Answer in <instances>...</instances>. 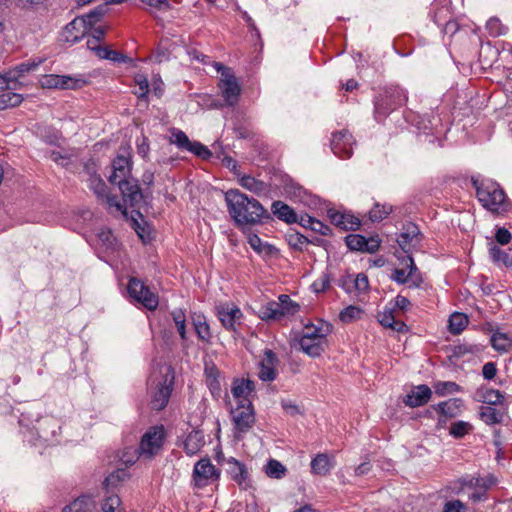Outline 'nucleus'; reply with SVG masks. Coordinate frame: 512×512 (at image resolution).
Instances as JSON below:
<instances>
[{"label":"nucleus","mask_w":512,"mask_h":512,"mask_svg":"<svg viewBox=\"0 0 512 512\" xmlns=\"http://www.w3.org/2000/svg\"><path fill=\"white\" fill-rule=\"evenodd\" d=\"M228 213L237 227L254 226L271 219L269 212L255 198L248 197L238 189L225 193Z\"/></svg>","instance_id":"1"},{"label":"nucleus","mask_w":512,"mask_h":512,"mask_svg":"<svg viewBox=\"0 0 512 512\" xmlns=\"http://www.w3.org/2000/svg\"><path fill=\"white\" fill-rule=\"evenodd\" d=\"M405 91L398 86L385 88L374 100V117L382 122L392 111L402 107L407 102Z\"/></svg>","instance_id":"2"},{"label":"nucleus","mask_w":512,"mask_h":512,"mask_svg":"<svg viewBox=\"0 0 512 512\" xmlns=\"http://www.w3.org/2000/svg\"><path fill=\"white\" fill-rule=\"evenodd\" d=\"M214 67L221 73L218 87L221 90L225 105L230 107L236 105L241 93V87L232 69L220 62H215Z\"/></svg>","instance_id":"3"},{"label":"nucleus","mask_w":512,"mask_h":512,"mask_svg":"<svg viewBox=\"0 0 512 512\" xmlns=\"http://www.w3.org/2000/svg\"><path fill=\"white\" fill-rule=\"evenodd\" d=\"M476 188V194L482 205L492 212H500L503 210L505 203L504 191L495 183L488 185H478L477 181H473Z\"/></svg>","instance_id":"4"},{"label":"nucleus","mask_w":512,"mask_h":512,"mask_svg":"<svg viewBox=\"0 0 512 512\" xmlns=\"http://www.w3.org/2000/svg\"><path fill=\"white\" fill-rule=\"evenodd\" d=\"M128 293L136 302L142 304L148 310H155L158 307V296L151 292L142 281L131 278L127 286Z\"/></svg>","instance_id":"5"},{"label":"nucleus","mask_w":512,"mask_h":512,"mask_svg":"<svg viewBox=\"0 0 512 512\" xmlns=\"http://www.w3.org/2000/svg\"><path fill=\"white\" fill-rule=\"evenodd\" d=\"M406 268H396L391 279L399 284L410 283L409 287H420L423 283L422 274L416 267L411 255H407L402 262Z\"/></svg>","instance_id":"6"},{"label":"nucleus","mask_w":512,"mask_h":512,"mask_svg":"<svg viewBox=\"0 0 512 512\" xmlns=\"http://www.w3.org/2000/svg\"><path fill=\"white\" fill-rule=\"evenodd\" d=\"M164 440L163 427H152L141 438L139 444V454L146 458H151L161 449Z\"/></svg>","instance_id":"7"},{"label":"nucleus","mask_w":512,"mask_h":512,"mask_svg":"<svg viewBox=\"0 0 512 512\" xmlns=\"http://www.w3.org/2000/svg\"><path fill=\"white\" fill-rule=\"evenodd\" d=\"M219 476L220 471L215 468L208 457L200 459L194 466L193 480L198 488L207 486L211 481L217 480Z\"/></svg>","instance_id":"8"},{"label":"nucleus","mask_w":512,"mask_h":512,"mask_svg":"<svg viewBox=\"0 0 512 512\" xmlns=\"http://www.w3.org/2000/svg\"><path fill=\"white\" fill-rule=\"evenodd\" d=\"M300 349L311 357L320 355V328L313 324H307L303 327L299 339Z\"/></svg>","instance_id":"9"},{"label":"nucleus","mask_w":512,"mask_h":512,"mask_svg":"<svg viewBox=\"0 0 512 512\" xmlns=\"http://www.w3.org/2000/svg\"><path fill=\"white\" fill-rule=\"evenodd\" d=\"M89 187L93 190L99 201L107 204L109 208L115 207L124 216H127V208L117 200V196L108 193L105 182L99 176H93L89 179Z\"/></svg>","instance_id":"10"},{"label":"nucleus","mask_w":512,"mask_h":512,"mask_svg":"<svg viewBox=\"0 0 512 512\" xmlns=\"http://www.w3.org/2000/svg\"><path fill=\"white\" fill-rule=\"evenodd\" d=\"M233 421L237 433L235 434L236 439H241V434L248 432L254 422L255 416L251 401H248L247 406L241 404L235 411H232Z\"/></svg>","instance_id":"11"},{"label":"nucleus","mask_w":512,"mask_h":512,"mask_svg":"<svg viewBox=\"0 0 512 512\" xmlns=\"http://www.w3.org/2000/svg\"><path fill=\"white\" fill-rule=\"evenodd\" d=\"M345 243L352 251L374 253L379 249L381 240L378 236L366 238L360 234H349L345 237Z\"/></svg>","instance_id":"12"},{"label":"nucleus","mask_w":512,"mask_h":512,"mask_svg":"<svg viewBox=\"0 0 512 512\" xmlns=\"http://www.w3.org/2000/svg\"><path fill=\"white\" fill-rule=\"evenodd\" d=\"M279 359L270 349H265L262 360L258 363V377L264 382L274 381L277 377Z\"/></svg>","instance_id":"13"},{"label":"nucleus","mask_w":512,"mask_h":512,"mask_svg":"<svg viewBox=\"0 0 512 512\" xmlns=\"http://www.w3.org/2000/svg\"><path fill=\"white\" fill-rule=\"evenodd\" d=\"M354 144L353 136L347 130L334 133L331 139V149L340 158H350Z\"/></svg>","instance_id":"14"},{"label":"nucleus","mask_w":512,"mask_h":512,"mask_svg":"<svg viewBox=\"0 0 512 512\" xmlns=\"http://www.w3.org/2000/svg\"><path fill=\"white\" fill-rule=\"evenodd\" d=\"M327 217L334 226L344 231L357 230L361 225L358 217L349 212L339 211L334 208H327Z\"/></svg>","instance_id":"15"},{"label":"nucleus","mask_w":512,"mask_h":512,"mask_svg":"<svg viewBox=\"0 0 512 512\" xmlns=\"http://www.w3.org/2000/svg\"><path fill=\"white\" fill-rule=\"evenodd\" d=\"M462 407V399L451 398L436 405H432L431 409L439 414L438 425H443L448 419H452L460 415Z\"/></svg>","instance_id":"16"},{"label":"nucleus","mask_w":512,"mask_h":512,"mask_svg":"<svg viewBox=\"0 0 512 512\" xmlns=\"http://www.w3.org/2000/svg\"><path fill=\"white\" fill-rule=\"evenodd\" d=\"M217 315L222 325L227 330H236V324L240 323L242 318L241 310L232 303L218 305L216 307Z\"/></svg>","instance_id":"17"},{"label":"nucleus","mask_w":512,"mask_h":512,"mask_svg":"<svg viewBox=\"0 0 512 512\" xmlns=\"http://www.w3.org/2000/svg\"><path fill=\"white\" fill-rule=\"evenodd\" d=\"M132 178L129 159L124 156H117L111 164V174L108 181L112 185H119Z\"/></svg>","instance_id":"18"},{"label":"nucleus","mask_w":512,"mask_h":512,"mask_svg":"<svg viewBox=\"0 0 512 512\" xmlns=\"http://www.w3.org/2000/svg\"><path fill=\"white\" fill-rule=\"evenodd\" d=\"M117 186L121 192L123 199L122 204L125 208L126 204L135 207L142 200L143 194L137 179L132 177Z\"/></svg>","instance_id":"19"},{"label":"nucleus","mask_w":512,"mask_h":512,"mask_svg":"<svg viewBox=\"0 0 512 512\" xmlns=\"http://www.w3.org/2000/svg\"><path fill=\"white\" fill-rule=\"evenodd\" d=\"M420 241V230L417 225L411 222L404 225L403 232L397 238L398 245L406 254L410 253L411 248L420 243Z\"/></svg>","instance_id":"20"},{"label":"nucleus","mask_w":512,"mask_h":512,"mask_svg":"<svg viewBox=\"0 0 512 512\" xmlns=\"http://www.w3.org/2000/svg\"><path fill=\"white\" fill-rule=\"evenodd\" d=\"M432 394L433 392L428 385H417L403 398V403L411 408L420 407L430 401Z\"/></svg>","instance_id":"21"},{"label":"nucleus","mask_w":512,"mask_h":512,"mask_svg":"<svg viewBox=\"0 0 512 512\" xmlns=\"http://www.w3.org/2000/svg\"><path fill=\"white\" fill-rule=\"evenodd\" d=\"M172 389L173 376L169 380L168 374H166L163 381L158 384L157 391L152 397L151 407L153 410L160 411L166 407L171 396Z\"/></svg>","instance_id":"22"},{"label":"nucleus","mask_w":512,"mask_h":512,"mask_svg":"<svg viewBox=\"0 0 512 512\" xmlns=\"http://www.w3.org/2000/svg\"><path fill=\"white\" fill-rule=\"evenodd\" d=\"M38 436L44 441H50L53 437L58 434L60 425L57 419L53 417H42L37 419L36 425L34 426Z\"/></svg>","instance_id":"23"},{"label":"nucleus","mask_w":512,"mask_h":512,"mask_svg":"<svg viewBox=\"0 0 512 512\" xmlns=\"http://www.w3.org/2000/svg\"><path fill=\"white\" fill-rule=\"evenodd\" d=\"M229 465V473L232 479L242 488L247 489L250 486L249 473L245 464L237 459L230 457L227 459Z\"/></svg>","instance_id":"24"},{"label":"nucleus","mask_w":512,"mask_h":512,"mask_svg":"<svg viewBox=\"0 0 512 512\" xmlns=\"http://www.w3.org/2000/svg\"><path fill=\"white\" fill-rule=\"evenodd\" d=\"M85 23V19L80 16L68 23L65 27V40L67 42L76 43L85 37L89 32V28L86 27Z\"/></svg>","instance_id":"25"},{"label":"nucleus","mask_w":512,"mask_h":512,"mask_svg":"<svg viewBox=\"0 0 512 512\" xmlns=\"http://www.w3.org/2000/svg\"><path fill=\"white\" fill-rule=\"evenodd\" d=\"M271 210L274 216L287 224L298 222L297 213L283 201H274L272 203Z\"/></svg>","instance_id":"26"},{"label":"nucleus","mask_w":512,"mask_h":512,"mask_svg":"<svg viewBox=\"0 0 512 512\" xmlns=\"http://www.w3.org/2000/svg\"><path fill=\"white\" fill-rule=\"evenodd\" d=\"M204 444L205 440L202 431L193 430L187 435L184 441V450L188 455L192 456L197 454Z\"/></svg>","instance_id":"27"},{"label":"nucleus","mask_w":512,"mask_h":512,"mask_svg":"<svg viewBox=\"0 0 512 512\" xmlns=\"http://www.w3.org/2000/svg\"><path fill=\"white\" fill-rule=\"evenodd\" d=\"M95 501L90 496H81L69 505H66L62 512H92L95 509Z\"/></svg>","instance_id":"28"},{"label":"nucleus","mask_w":512,"mask_h":512,"mask_svg":"<svg viewBox=\"0 0 512 512\" xmlns=\"http://www.w3.org/2000/svg\"><path fill=\"white\" fill-rule=\"evenodd\" d=\"M96 49V56L101 59L110 60L114 63H131L132 59L116 50H112L109 46L104 47H94Z\"/></svg>","instance_id":"29"},{"label":"nucleus","mask_w":512,"mask_h":512,"mask_svg":"<svg viewBox=\"0 0 512 512\" xmlns=\"http://www.w3.org/2000/svg\"><path fill=\"white\" fill-rule=\"evenodd\" d=\"M279 309L277 301H270L259 307L257 315L264 321H279L283 318Z\"/></svg>","instance_id":"30"},{"label":"nucleus","mask_w":512,"mask_h":512,"mask_svg":"<svg viewBox=\"0 0 512 512\" xmlns=\"http://www.w3.org/2000/svg\"><path fill=\"white\" fill-rule=\"evenodd\" d=\"M239 183L243 188L253 192L256 195H261L267 190V186L263 181H260L249 175H243L239 179Z\"/></svg>","instance_id":"31"},{"label":"nucleus","mask_w":512,"mask_h":512,"mask_svg":"<svg viewBox=\"0 0 512 512\" xmlns=\"http://www.w3.org/2000/svg\"><path fill=\"white\" fill-rule=\"evenodd\" d=\"M109 4V2L100 4L99 6L91 10L89 13L80 16L81 18L85 19L86 27H92V25H96L98 22H100L103 16L108 12Z\"/></svg>","instance_id":"32"},{"label":"nucleus","mask_w":512,"mask_h":512,"mask_svg":"<svg viewBox=\"0 0 512 512\" xmlns=\"http://www.w3.org/2000/svg\"><path fill=\"white\" fill-rule=\"evenodd\" d=\"M277 303L280 308L279 310L282 314V317L294 315L299 311L300 308L299 304L292 301L290 296L286 294H281L278 297Z\"/></svg>","instance_id":"33"},{"label":"nucleus","mask_w":512,"mask_h":512,"mask_svg":"<svg viewBox=\"0 0 512 512\" xmlns=\"http://www.w3.org/2000/svg\"><path fill=\"white\" fill-rule=\"evenodd\" d=\"M480 418L488 425L498 424L503 420V413L491 406H482L480 408Z\"/></svg>","instance_id":"34"},{"label":"nucleus","mask_w":512,"mask_h":512,"mask_svg":"<svg viewBox=\"0 0 512 512\" xmlns=\"http://www.w3.org/2000/svg\"><path fill=\"white\" fill-rule=\"evenodd\" d=\"M468 324V318L463 313H453L449 318V331L456 335L461 333Z\"/></svg>","instance_id":"35"},{"label":"nucleus","mask_w":512,"mask_h":512,"mask_svg":"<svg viewBox=\"0 0 512 512\" xmlns=\"http://www.w3.org/2000/svg\"><path fill=\"white\" fill-rule=\"evenodd\" d=\"M22 101V95L11 91H5L0 94V110L16 107L20 105Z\"/></svg>","instance_id":"36"},{"label":"nucleus","mask_w":512,"mask_h":512,"mask_svg":"<svg viewBox=\"0 0 512 512\" xmlns=\"http://www.w3.org/2000/svg\"><path fill=\"white\" fill-rule=\"evenodd\" d=\"M41 63H42L41 59L38 61L33 60V61L21 63L18 66H16L13 70L9 71L8 75H10V79H12L13 81H16L19 77L34 70Z\"/></svg>","instance_id":"37"},{"label":"nucleus","mask_w":512,"mask_h":512,"mask_svg":"<svg viewBox=\"0 0 512 512\" xmlns=\"http://www.w3.org/2000/svg\"><path fill=\"white\" fill-rule=\"evenodd\" d=\"M285 466L275 459H270L265 466V473L270 478L281 479L286 474Z\"/></svg>","instance_id":"38"},{"label":"nucleus","mask_w":512,"mask_h":512,"mask_svg":"<svg viewBox=\"0 0 512 512\" xmlns=\"http://www.w3.org/2000/svg\"><path fill=\"white\" fill-rule=\"evenodd\" d=\"M491 344L495 350L506 352L511 347V339L505 333L496 332L491 337Z\"/></svg>","instance_id":"39"},{"label":"nucleus","mask_w":512,"mask_h":512,"mask_svg":"<svg viewBox=\"0 0 512 512\" xmlns=\"http://www.w3.org/2000/svg\"><path fill=\"white\" fill-rule=\"evenodd\" d=\"M433 388L435 393L439 396L461 391V387L452 381H439L433 385Z\"/></svg>","instance_id":"40"},{"label":"nucleus","mask_w":512,"mask_h":512,"mask_svg":"<svg viewBox=\"0 0 512 512\" xmlns=\"http://www.w3.org/2000/svg\"><path fill=\"white\" fill-rule=\"evenodd\" d=\"M482 401L489 406L500 405L503 403L504 395L495 389H485L481 393Z\"/></svg>","instance_id":"41"},{"label":"nucleus","mask_w":512,"mask_h":512,"mask_svg":"<svg viewBox=\"0 0 512 512\" xmlns=\"http://www.w3.org/2000/svg\"><path fill=\"white\" fill-rule=\"evenodd\" d=\"M511 249L512 248H509L508 250H502L497 245L492 244L489 249V254L493 262L498 264L502 263L506 266V262H508L511 255Z\"/></svg>","instance_id":"42"},{"label":"nucleus","mask_w":512,"mask_h":512,"mask_svg":"<svg viewBox=\"0 0 512 512\" xmlns=\"http://www.w3.org/2000/svg\"><path fill=\"white\" fill-rule=\"evenodd\" d=\"M86 84L82 78H74L71 76L59 75V88L60 89H79Z\"/></svg>","instance_id":"43"},{"label":"nucleus","mask_w":512,"mask_h":512,"mask_svg":"<svg viewBox=\"0 0 512 512\" xmlns=\"http://www.w3.org/2000/svg\"><path fill=\"white\" fill-rule=\"evenodd\" d=\"M170 142L175 144L179 149L188 150L191 145V141L188 136L181 130L173 129Z\"/></svg>","instance_id":"44"},{"label":"nucleus","mask_w":512,"mask_h":512,"mask_svg":"<svg viewBox=\"0 0 512 512\" xmlns=\"http://www.w3.org/2000/svg\"><path fill=\"white\" fill-rule=\"evenodd\" d=\"M391 211V206L375 204L369 211V218L372 222H379L387 217Z\"/></svg>","instance_id":"45"},{"label":"nucleus","mask_w":512,"mask_h":512,"mask_svg":"<svg viewBox=\"0 0 512 512\" xmlns=\"http://www.w3.org/2000/svg\"><path fill=\"white\" fill-rule=\"evenodd\" d=\"M472 425L469 422L457 421L450 427V435L454 438H462L472 430Z\"/></svg>","instance_id":"46"},{"label":"nucleus","mask_w":512,"mask_h":512,"mask_svg":"<svg viewBox=\"0 0 512 512\" xmlns=\"http://www.w3.org/2000/svg\"><path fill=\"white\" fill-rule=\"evenodd\" d=\"M173 321L177 327V331L181 339H186V317L181 309H176L172 313Z\"/></svg>","instance_id":"47"},{"label":"nucleus","mask_w":512,"mask_h":512,"mask_svg":"<svg viewBox=\"0 0 512 512\" xmlns=\"http://www.w3.org/2000/svg\"><path fill=\"white\" fill-rule=\"evenodd\" d=\"M361 314L362 310L359 307L351 305L340 312L339 318L342 322L349 323L356 319H359Z\"/></svg>","instance_id":"48"},{"label":"nucleus","mask_w":512,"mask_h":512,"mask_svg":"<svg viewBox=\"0 0 512 512\" xmlns=\"http://www.w3.org/2000/svg\"><path fill=\"white\" fill-rule=\"evenodd\" d=\"M121 500L118 495L111 494L106 496L103 504L102 511L103 512H122L120 509Z\"/></svg>","instance_id":"49"},{"label":"nucleus","mask_w":512,"mask_h":512,"mask_svg":"<svg viewBox=\"0 0 512 512\" xmlns=\"http://www.w3.org/2000/svg\"><path fill=\"white\" fill-rule=\"evenodd\" d=\"M495 483H496L495 477L493 475H488L486 477L471 478L468 485L471 487L480 488V489L486 491Z\"/></svg>","instance_id":"50"},{"label":"nucleus","mask_w":512,"mask_h":512,"mask_svg":"<svg viewBox=\"0 0 512 512\" xmlns=\"http://www.w3.org/2000/svg\"><path fill=\"white\" fill-rule=\"evenodd\" d=\"M486 29L488 30L489 34L493 37L503 35L506 31L504 25L496 17H492L487 21Z\"/></svg>","instance_id":"51"},{"label":"nucleus","mask_w":512,"mask_h":512,"mask_svg":"<svg viewBox=\"0 0 512 512\" xmlns=\"http://www.w3.org/2000/svg\"><path fill=\"white\" fill-rule=\"evenodd\" d=\"M127 476L125 470H116L114 472H112L111 474H109L106 478H105V481H104V486L105 488H108V487H115L117 486L120 482H122L125 477Z\"/></svg>","instance_id":"52"},{"label":"nucleus","mask_w":512,"mask_h":512,"mask_svg":"<svg viewBox=\"0 0 512 512\" xmlns=\"http://www.w3.org/2000/svg\"><path fill=\"white\" fill-rule=\"evenodd\" d=\"M187 151L202 159H209L212 156L211 151L200 142H192Z\"/></svg>","instance_id":"53"},{"label":"nucleus","mask_w":512,"mask_h":512,"mask_svg":"<svg viewBox=\"0 0 512 512\" xmlns=\"http://www.w3.org/2000/svg\"><path fill=\"white\" fill-rule=\"evenodd\" d=\"M231 392H232V394H233V396L235 398L241 399L239 401L240 404H244V402L248 403V401H249L248 398H247L248 394H247V392L245 390V387H244V380H241V381L237 380L234 383V385H233V387L231 389Z\"/></svg>","instance_id":"54"},{"label":"nucleus","mask_w":512,"mask_h":512,"mask_svg":"<svg viewBox=\"0 0 512 512\" xmlns=\"http://www.w3.org/2000/svg\"><path fill=\"white\" fill-rule=\"evenodd\" d=\"M369 281L368 277L364 273H359L353 279V289L359 293L365 292L368 290Z\"/></svg>","instance_id":"55"},{"label":"nucleus","mask_w":512,"mask_h":512,"mask_svg":"<svg viewBox=\"0 0 512 512\" xmlns=\"http://www.w3.org/2000/svg\"><path fill=\"white\" fill-rule=\"evenodd\" d=\"M134 79L136 84L139 86L138 97H145L149 91V83L147 77L143 74H137Z\"/></svg>","instance_id":"56"},{"label":"nucleus","mask_w":512,"mask_h":512,"mask_svg":"<svg viewBox=\"0 0 512 512\" xmlns=\"http://www.w3.org/2000/svg\"><path fill=\"white\" fill-rule=\"evenodd\" d=\"M285 193L291 197L299 198L301 200L304 190L298 184L293 182L287 183L284 186Z\"/></svg>","instance_id":"57"},{"label":"nucleus","mask_w":512,"mask_h":512,"mask_svg":"<svg viewBox=\"0 0 512 512\" xmlns=\"http://www.w3.org/2000/svg\"><path fill=\"white\" fill-rule=\"evenodd\" d=\"M378 321L383 327L389 328L390 326H392V323H394V321H395L393 311L389 310V311H384L382 313H379Z\"/></svg>","instance_id":"58"},{"label":"nucleus","mask_w":512,"mask_h":512,"mask_svg":"<svg viewBox=\"0 0 512 512\" xmlns=\"http://www.w3.org/2000/svg\"><path fill=\"white\" fill-rule=\"evenodd\" d=\"M195 332L201 341L207 342V343L210 341L211 332H210V327L207 322L203 325H199V327H197L195 329Z\"/></svg>","instance_id":"59"},{"label":"nucleus","mask_w":512,"mask_h":512,"mask_svg":"<svg viewBox=\"0 0 512 512\" xmlns=\"http://www.w3.org/2000/svg\"><path fill=\"white\" fill-rule=\"evenodd\" d=\"M511 233L506 228H498L495 233L496 241L501 245H506L511 240Z\"/></svg>","instance_id":"60"},{"label":"nucleus","mask_w":512,"mask_h":512,"mask_svg":"<svg viewBox=\"0 0 512 512\" xmlns=\"http://www.w3.org/2000/svg\"><path fill=\"white\" fill-rule=\"evenodd\" d=\"M465 505L460 500L448 501L442 512H464Z\"/></svg>","instance_id":"61"},{"label":"nucleus","mask_w":512,"mask_h":512,"mask_svg":"<svg viewBox=\"0 0 512 512\" xmlns=\"http://www.w3.org/2000/svg\"><path fill=\"white\" fill-rule=\"evenodd\" d=\"M107 29L108 28L105 26L92 25V27H89V32L87 35H89L90 37H93L95 40L100 41L101 39L104 38V35L107 32Z\"/></svg>","instance_id":"62"},{"label":"nucleus","mask_w":512,"mask_h":512,"mask_svg":"<svg viewBox=\"0 0 512 512\" xmlns=\"http://www.w3.org/2000/svg\"><path fill=\"white\" fill-rule=\"evenodd\" d=\"M497 373L496 364L493 362H487L484 364L482 368L483 377L487 380H491L495 377Z\"/></svg>","instance_id":"63"},{"label":"nucleus","mask_w":512,"mask_h":512,"mask_svg":"<svg viewBox=\"0 0 512 512\" xmlns=\"http://www.w3.org/2000/svg\"><path fill=\"white\" fill-rule=\"evenodd\" d=\"M41 83L45 88H59V75H45Z\"/></svg>","instance_id":"64"}]
</instances>
